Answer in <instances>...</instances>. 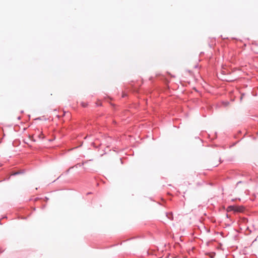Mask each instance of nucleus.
Wrapping results in <instances>:
<instances>
[{
    "label": "nucleus",
    "mask_w": 258,
    "mask_h": 258,
    "mask_svg": "<svg viewBox=\"0 0 258 258\" xmlns=\"http://www.w3.org/2000/svg\"><path fill=\"white\" fill-rule=\"evenodd\" d=\"M244 208L243 206H234V212H243Z\"/></svg>",
    "instance_id": "nucleus-1"
},
{
    "label": "nucleus",
    "mask_w": 258,
    "mask_h": 258,
    "mask_svg": "<svg viewBox=\"0 0 258 258\" xmlns=\"http://www.w3.org/2000/svg\"><path fill=\"white\" fill-rule=\"evenodd\" d=\"M234 206H230L228 207L227 211L228 212L234 211Z\"/></svg>",
    "instance_id": "nucleus-2"
},
{
    "label": "nucleus",
    "mask_w": 258,
    "mask_h": 258,
    "mask_svg": "<svg viewBox=\"0 0 258 258\" xmlns=\"http://www.w3.org/2000/svg\"><path fill=\"white\" fill-rule=\"evenodd\" d=\"M38 137L40 139H43L44 138H45V136L44 135H43V134L42 133V132H40V134L38 135Z\"/></svg>",
    "instance_id": "nucleus-3"
},
{
    "label": "nucleus",
    "mask_w": 258,
    "mask_h": 258,
    "mask_svg": "<svg viewBox=\"0 0 258 258\" xmlns=\"http://www.w3.org/2000/svg\"><path fill=\"white\" fill-rule=\"evenodd\" d=\"M29 138H30V139H32V140L33 141H35V140H34V139H33V136H29Z\"/></svg>",
    "instance_id": "nucleus-4"
}]
</instances>
